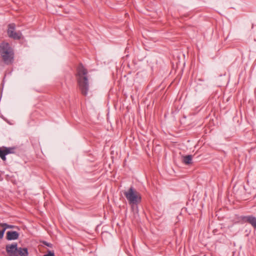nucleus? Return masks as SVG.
I'll list each match as a JSON object with an SVG mask.
<instances>
[{"instance_id": "nucleus-1", "label": "nucleus", "mask_w": 256, "mask_h": 256, "mask_svg": "<svg viewBox=\"0 0 256 256\" xmlns=\"http://www.w3.org/2000/svg\"><path fill=\"white\" fill-rule=\"evenodd\" d=\"M88 70L82 64L77 68L78 82L82 94L86 96L88 90L89 85L88 78Z\"/></svg>"}, {"instance_id": "nucleus-2", "label": "nucleus", "mask_w": 256, "mask_h": 256, "mask_svg": "<svg viewBox=\"0 0 256 256\" xmlns=\"http://www.w3.org/2000/svg\"><path fill=\"white\" fill-rule=\"evenodd\" d=\"M0 54L4 62L6 65L12 64L14 60V52L8 42H2L0 44Z\"/></svg>"}, {"instance_id": "nucleus-3", "label": "nucleus", "mask_w": 256, "mask_h": 256, "mask_svg": "<svg viewBox=\"0 0 256 256\" xmlns=\"http://www.w3.org/2000/svg\"><path fill=\"white\" fill-rule=\"evenodd\" d=\"M142 196L132 187L129 188V205L134 213L138 212V205L141 202Z\"/></svg>"}, {"instance_id": "nucleus-4", "label": "nucleus", "mask_w": 256, "mask_h": 256, "mask_svg": "<svg viewBox=\"0 0 256 256\" xmlns=\"http://www.w3.org/2000/svg\"><path fill=\"white\" fill-rule=\"evenodd\" d=\"M16 25L12 23L8 25V34L9 37L14 38V40H20L22 36L20 32H16L15 30Z\"/></svg>"}, {"instance_id": "nucleus-5", "label": "nucleus", "mask_w": 256, "mask_h": 256, "mask_svg": "<svg viewBox=\"0 0 256 256\" xmlns=\"http://www.w3.org/2000/svg\"><path fill=\"white\" fill-rule=\"evenodd\" d=\"M16 150V148L15 146L8 148L4 146L0 148V158L3 160H6V155L10 154H14Z\"/></svg>"}, {"instance_id": "nucleus-6", "label": "nucleus", "mask_w": 256, "mask_h": 256, "mask_svg": "<svg viewBox=\"0 0 256 256\" xmlns=\"http://www.w3.org/2000/svg\"><path fill=\"white\" fill-rule=\"evenodd\" d=\"M18 244L14 242L6 246V250L9 256H16L18 251Z\"/></svg>"}, {"instance_id": "nucleus-7", "label": "nucleus", "mask_w": 256, "mask_h": 256, "mask_svg": "<svg viewBox=\"0 0 256 256\" xmlns=\"http://www.w3.org/2000/svg\"><path fill=\"white\" fill-rule=\"evenodd\" d=\"M20 234L16 231H8L6 234V238L8 240H16L19 237Z\"/></svg>"}, {"instance_id": "nucleus-8", "label": "nucleus", "mask_w": 256, "mask_h": 256, "mask_svg": "<svg viewBox=\"0 0 256 256\" xmlns=\"http://www.w3.org/2000/svg\"><path fill=\"white\" fill-rule=\"evenodd\" d=\"M246 223H248L256 230V217L252 215L246 216Z\"/></svg>"}, {"instance_id": "nucleus-9", "label": "nucleus", "mask_w": 256, "mask_h": 256, "mask_svg": "<svg viewBox=\"0 0 256 256\" xmlns=\"http://www.w3.org/2000/svg\"><path fill=\"white\" fill-rule=\"evenodd\" d=\"M28 252L26 248H18L16 256H28Z\"/></svg>"}, {"instance_id": "nucleus-10", "label": "nucleus", "mask_w": 256, "mask_h": 256, "mask_svg": "<svg viewBox=\"0 0 256 256\" xmlns=\"http://www.w3.org/2000/svg\"><path fill=\"white\" fill-rule=\"evenodd\" d=\"M0 226L2 227L4 229H5V230L7 228H16L19 230L18 226L14 225L8 224L6 223L0 224Z\"/></svg>"}, {"instance_id": "nucleus-11", "label": "nucleus", "mask_w": 256, "mask_h": 256, "mask_svg": "<svg viewBox=\"0 0 256 256\" xmlns=\"http://www.w3.org/2000/svg\"><path fill=\"white\" fill-rule=\"evenodd\" d=\"M192 155H188L184 156L183 158V162L187 164H190L192 163Z\"/></svg>"}, {"instance_id": "nucleus-12", "label": "nucleus", "mask_w": 256, "mask_h": 256, "mask_svg": "<svg viewBox=\"0 0 256 256\" xmlns=\"http://www.w3.org/2000/svg\"><path fill=\"white\" fill-rule=\"evenodd\" d=\"M246 216H238L236 218V222L241 223V224L246 223Z\"/></svg>"}, {"instance_id": "nucleus-13", "label": "nucleus", "mask_w": 256, "mask_h": 256, "mask_svg": "<svg viewBox=\"0 0 256 256\" xmlns=\"http://www.w3.org/2000/svg\"><path fill=\"white\" fill-rule=\"evenodd\" d=\"M5 232V229L0 230V238H2L4 236V233Z\"/></svg>"}, {"instance_id": "nucleus-14", "label": "nucleus", "mask_w": 256, "mask_h": 256, "mask_svg": "<svg viewBox=\"0 0 256 256\" xmlns=\"http://www.w3.org/2000/svg\"><path fill=\"white\" fill-rule=\"evenodd\" d=\"M44 256H54V252L49 251L48 253L45 254Z\"/></svg>"}, {"instance_id": "nucleus-15", "label": "nucleus", "mask_w": 256, "mask_h": 256, "mask_svg": "<svg viewBox=\"0 0 256 256\" xmlns=\"http://www.w3.org/2000/svg\"><path fill=\"white\" fill-rule=\"evenodd\" d=\"M124 194L126 198L128 200V191H124Z\"/></svg>"}, {"instance_id": "nucleus-16", "label": "nucleus", "mask_w": 256, "mask_h": 256, "mask_svg": "<svg viewBox=\"0 0 256 256\" xmlns=\"http://www.w3.org/2000/svg\"><path fill=\"white\" fill-rule=\"evenodd\" d=\"M44 244L45 245H46V246H52V244H51L48 243V242H44Z\"/></svg>"}]
</instances>
